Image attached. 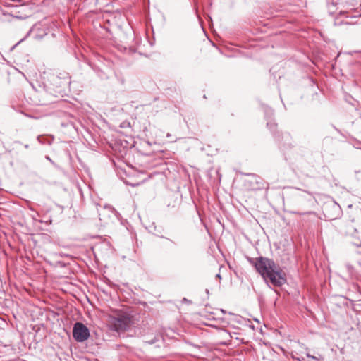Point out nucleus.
<instances>
[{
    "instance_id": "7ed1b4c3",
    "label": "nucleus",
    "mask_w": 361,
    "mask_h": 361,
    "mask_svg": "<svg viewBox=\"0 0 361 361\" xmlns=\"http://www.w3.org/2000/svg\"><path fill=\"white\" fill-rule=\"evenodd\" d=\"M355 6V0H341L338 4H335L333 0L328 1L329 13L331 15L336 13L337 11L340 14L345 13L346 10H352Z\"/></svg>"
},
{
    "instance_id": "dca6fc26",
    "label": "nucleus",
    "mask_w": 361,
    "mask_h": 361,
    "mask_svg": "<svg viewBox=\"0 0 361 361\" xmlns=\"http://www.w3.org/2000/svg\"><path fill=\"white\" fill-rule=\"evenodd\" d=\"M29 147V145H25V148L27 149Z\"/></svg>"
},
{
    "instance_id": "1a4fd4ad",
    "label": "nucleus",
    "mask_w": 361,
    "mask_h": 361,
    "mask_svg": "<svg viewBox=\"0 0 361 361\" xmlns=\"http://www.w3.org/2000/svg\"><path fill=\"white\" fill-rule=\"evenodd\" d=\"M345 268L347 271L348 272L349 276L352 279H357L358 277L357 274L354 270V268L353 266H351L349 264H345Z\"/></svg>"
},
{
    "instance_id": "6e6552de",
    "label": "nucleus",
    "mask_w": 361,
    "mask_h": 361,
    "mask_svg": "<svg viewBox=\"0 0 361 361\" xmlns=\"http://www.w3.org/2000/svg\"><path fill=\"white\" fill-rule=\"evenodd\" d=\"M281 146L283 149L290 148L293 145L292 144V137L288 133H284L281 134Z\"/></svg>"
},
{
    "instance_id": "4468645a",
    "label": "nucleus",
    "mask_w": 361,
    "mask_h": 361,
    "mask_svg": "<svg viewBox=\"0 0 361 361\" xmlns=\"http://www.w3.org/2000/svg\"><path fill=\"white\" fill-rule=\"evenodd\" d=\"M32 31V29H31L27 34V35L25 36V38H26L28 35H30V34L31 33V32Z\"/></svg>"
},
{
    "instance_id": "39448f33",
    "label": "nucleus",
    "mask_w": 361,
    "mask_h": 361,
    "mask_svg": "<svg viewBox=\"0 0 361 361\" xmlns=\"http://www.w3.org/2000/svg\"><path fill=\"white\" fill-rule=\"evenodd\" d=\"M88 328L81 322H75L73 328V336L78 342H83L90 337Z\"/></svg>"
},
{
    "instance_id": "0eeeda50",
    "label": "nucleus",
    "mask_w": 361,
    "mask_h": 361,
    "mask_svg": "<svg viewBox=\"0 0 361 361\" xmlns=\"http://www.w3.org/2000/svg\"><path fill=\"white\" fill-rule=\"evenodd\" d=\"M339 231L341 233L349 235H354L358 233L357 228L354 227L352 222L342 226Z\"/></svg>"
},
{
    "instance_id": "20e7f679",
    "label": "nucleus",
    "mask_w": 361,
    "mask_h": 361,
    "mask_svg": "<svg viewBox=\"0 0 361 361\" xmlns=\"http://www.w3.org/2000/svg\"><path fill=\"white\" fill-rule=\"evenodd\" d=\"M51 83L59 92L66 91L69 87L71 84V77L68 73H60L57 75L51 77Z\"/></svg>"
},
{
    "instance_id": "9d476101",
    "label": "nucleus",
    "mask_w": 361,
    "mask_h": 361,
    "mask_svg": "<svg viewBox=\"0 0 361 361\" xmlns=\"http://www.w3.org/2000/svg\"><path fill=\"white\" fill-rule=\"evenodd\" d=\"M104 209L111 213L114 214L115 215L118 213L117 211L111 205H106L104 206Z\"/></svg>"
},
{
    "instance_id": "2eb2a0df",
    "label": "nucleus",
    "mask_w": 361,
    "mask_h": 361,
    "mask_svg": "<svg viewBox=\"0 0 361 361\" xmlns=\"http://www.w3.org/2000/svg\"><path fill=\"white\" fill-rule=\"evenodd\" d=\"M24 39H25V38L21 39V40H20V41H19V42L16 44V45H18V44L20 42H21L22 41H23V40H24Z\"/></svg>"
},
{
    "instance_id": "f3484780",
    "label": "nucleus",
    "mask_w": 361,
    "mask_h": 361,
    "mask_svg": "<svg viewBox=\"0 0 361 361\" xmlns=\"http://www.w3.org/2000/svg\"><path fill=\"white\" fill-rule=\"evenodd\" d=\"M161 238H163V236H162ZM165 239H166V240H168L171 241V240L169 238H165Z\"/></svg>"
},
{
    "instance_id": "9b49d317",
    "label": "nucleus",
    "mask_w": 361,
    "mask_h": 361,
    "mask_svg": "<svg viewBox=\"0 0 361 361\" xmlns=\"http://www.w3.org/2000/svg\"><path fill=\"white\" fill-rule=\"evenodd\" d=\"M332 207H333V209L335 211H336V212H338V213H339V212H340V207H339L338 204H337L336 202H334V203L332 204Z\"/></svg>"
},
{
    "instance_id": "423d86ee",
    "label": "nucleus",
    "mask_w": 361,
    "mask_h": 361,
    "mask_svg": "<svg viewBox=\"0 0 361 361\" xmlns=\"http://www.w3.org/2000/svg\"><path fill=\"white\" fill-rule=\"evenodd\" d=\"M264 111L265 115V118L267 119V126L271 130L274 131L276 128V123L271 119V117L274 115V111L272 109L264 106Z\"/></svg>"
},
{
    "instance_id": "f8f14e48",
    "label": "nucleus",
    "mask_w": 361,
    "mask_h": 361,
    "mask_svg": "<svg viewBox=\"0 0 361 361\" xmlns=\"http://www.w3.org/2000/svg\"><path fill=\"white\" fill-rule=\"evenodd\" d=\"M307 357H310L315 361H319L318 358L314 357V356H312V355H310V354H307Z\"/></svg>"
},
{
    "instance_id": "f03ea898",
    "label": "nucleus",
    "mask_w": 361,
    "mask_h": 361,
    "mask_svg": "<svg viewBox=\"0 0 361 361\" xmlns=\"http://www.w3.org/2000/svg\"><path fill=\"white\" fill-rule=\"evenodd\" d=\"M109 322L110 327L114 331H126L130 326L131 319L126 314H118L116 317H111Z\"/></svg>"
},
{
    "instance_id": "ddd939ff",
    "label": "nucleus",
    "mask_w": 361,
    "mask_h": 361,
    "mask_svg": "<svg viewBox=\"0 0 361 361\" xmlns=\"http://www.w3.org/2000/svg\"><path fill=\"white\" fill-rule=\"evenodd\" d=\"M216 279H221V274H217L216 275Z\"/></svg>"
},
{
    "instance_id": "f257e3e1",
    "label": "nucleus",
    "mask_w": 361,
    "mask_h": 361,
    "mask_svg": "<svg viewBox=\"0 0 361 361\" xmlns=\"http://www.w3.org/2000/svg\"><path fill=\"white\" fill-rule=\"evenodd\" d=\"M248 261L255 267L263 279L264 280L269 279L273 286H281L286 282L285 273L274 260L267 257H259L255 259L248 258Z\"/></svg>"
}]
</instances>
